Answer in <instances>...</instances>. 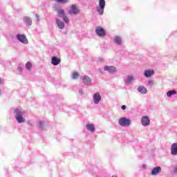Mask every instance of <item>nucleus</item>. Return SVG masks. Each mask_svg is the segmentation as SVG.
Instances as JSON below:
<instances>
[{
    "mask_svg": "<svg viewBox=\"0 0 177 177\" xmlns=\"http://www.w3.org/2000/svg\"><path fill=\"white\" fill-rule=\"evenodd\" d=\"M171 156H177V142H174L171 145Z\"/></svg>",
    "mask_w": 177,
    "mask_h": 177,
    "instance_id": "16",
    "label": "nucleus"
},
{
    "mask_svg": "<svg viewBox=\"0 0 177 177\" xmlns=\"http://www.w3.org/2000/svg\"><path fill=\"white\" fill-rule=\"evenodd\" d=\"M112 177H117V176H112Z\"/></svg>",
    "mask_w": 177,
    "mask_h": 177,
    "instance_id": "38",
    "label": "nucleus"
},
{
    "mask_svg": "<svg viewBox=\"0 0 177 177\" xmlns=\"http://www.w3.org/2000/svg\"><path fill=\"white\" fill-rule=\"evenodd\" d=\"M16 39L21 44H24V45H28V39H27V37H26V35L17 34L16 35Z\"/></svg>",
    "mask_w": 177,
    "mask_h": 177,
    "instance_id": "5",
    "label": "nucleus"
},
{
    "mask_svg": "<svg viewBox=\"0 0 177 177\" xmlns=\"http://www.w3.org/2000/svg\"><path fill=\"white\" fill-rule=\"evenodd\" d=\"M55 1L58 3H63L64 5L66 3H69L71 0H55Z\"/></svg>",
    "mask_w": 177,
    "mask_h": 177,
    "instance_id": "25",
    "label": "nucleus"
},
{
    "mask_svg": "<svg viewBox=\"0 0 177 177\" xmlns=\"http://www.w3.org/2000/svg\"><path fill=\"white\" fill-rule=\"evenodd\" d=\"M56 11L57 12V15L59 17H62L64 21L68 24L70 23V19H68V17H67V15H66V12L63 9H56Z\"/></svg>",
    "mask_w": 177,
    "mask_h": 177,
    "instance_id": "3",
    "label": "nucleus"
},
{
    "mask_svg": "<svg viewBox=\"0 0 177 177\" xmlns=\"http://www.w3.org/2000/svg\"><path fill=\"white\" fill-rule=\"evenodd\" d=\"M173 172L174 174H177V167L174 169Z\"/></svg>",
    "mask_w": 177,
    "mask_h": 177,
    "instance_id": "31",
    "label": "nucleus"
},
{
    "mask_svg": "<svg viewBox=\"0 0 177 177\" xmlns=\"http://www.w3.org/2000/svg\"><path fill=\"white\" fill-rule=\"evenodd\" d=\"M153 85H154V82L153 80H149L147 83V86H150L151 88Z\"/></svg>",
    "mask_w": 177,
    "mask_h": 177,
    "instance_id": "27",
    "label": "nucleus"
},
{
    "mask_svg": "<svg viewBox=\"0 0 177 177\" xmlns=\"http://www.w3.org/2000/svg\"><path fill=\"white\" fill-rule=\"evenodd\" d=\"M95 34L97 35V37H100V38H103L107 35V32H106V30L103 28L102 26H97L95 28Z\"/></svg>",
    "mask_w": 177,
    "mask_h": 177,
    "instance_id": "4",
    "label": "nucleus"
},
{
    "mask_svg": "<svg viewBox=\"0 0 177 177\" xmlns=\"http://www.w3.org/2000/svg\"><path fill=\"white\" fill-rule=\"evenodd\" d=\"M104 71H106V73H109V74H111L112 75H114L118 71L115 66L108 65L104 66Z\"/></svg>",
    "mask_w": 177,
    "mask_h": 177,
    "instance_id": "7",
    "label": "nucleus"
},
{
    "mask_svg": "<svg viewBox=\"0 0 177 177\" xmlns=\"http://www.w3.org/2000/svg\"><path fill=\"white\" fill-rule=\"evenodd\" d=\"M97 63H104V58L103 57H98L97 59Z\"/></svg>",
    "mask_w": 177,
    "mask_h": 177,
    "instance_id": "28",
    "label": "nucleus"
},
{
    "mask_svg": "<svg viewBox=\"0 0 177 177\" xmlns=\"http://www.w3.org/2000/svg\"><path fill=\"white\" fill-rule=\"evenodd\" d=\"M28 125H32V123L30 121L28 122Z\"/></svg>",
    "mask_w": 177,
    "mask_h": 177,
    "instance_id": "35",
    "label": "nucleus"
},
{
    "mask_svg": "<svg viewBox=\"0 0 177 177\" xmlns=\"http://www.w3.org/2000/svg\"><path fill=\"white\" fill-rule=\"evenodd\" d=\"M141 124L142 127H149L150 125V118L147 115H143L141 118Z\"/></svg>",
    "mask_w": 177,
    "mask_h": 177,
    "instance_id": "11",
    "label": "nucleus"
},
{
    "mask_svg": "<svg viewBox=\"0 0 177 177\" xmlns=\"http://www.w3.org/2000/svg\"><path fill=\"white\" fill-rule=\"evenodd\" d=\"M80 8L77 4H73L71 6V9L68 10V15H80Z\"/></svg>",
    "mask_w": 177,
    "mask_h": 177,
    "instance_id": "8",
    "label": "nucleus"
},
{
    "mask_svg": "<svg viewBox=\"0 0 177 177\" xmlns=\"http://www.w3.org/2000/svg\"><path fill=\"white\" fill-rule=\"evenodd\" d=\"M114 42L117 45H122V38L120 36H115L114 37Z\"/></svg>",
    "mask_w": 177,
    "mask_h": 177,
    "instance_id": "21",
    "label": "nucleus"
},
{
    "mask_svg": "<svg viewBox=\"0 0 177 177\" xmlns=\"http://www.w3.org/2000/svg\"><path fill=\"white\" fill-rule=\"evenodd\" d=\"M17 71H19V73L23 72V68L21 67V66H20V65L18 66Z\"/></svg>",
    "mask_w": 177,
    "mask_h": 177,
    "instance_id": "29",
    "label": "nucleus"
},
{
    "mask_svg": "<svg viewBox=\"0 0 177 177\" xmlns=\"http://www.w3.org/2000/svg\"><path fill=\"white\" fill-rule=\"evenodd\" d=\"M137 91L141 93V95H146V93H147V88L143 86H139Z\"/></svg>",
    "mask_w": 177,
    "mask_h": 177,
    "instance_id": "18",
    "label": "nucleus"
},
{
    "mask_svg": "<svg viewBox=\"0 0 177 177\" xmlns=\"http://www.w3.org/2000/svg\"><path fill=\"white\" fill-rule=\"evenodd\" d=\"M102 100V95H100V93L96 92L93 95V101L94 104H99L100 101Z\"/></svg>",
    "mask_w": 177,
    "mask_h": 177,
    "instance_id": "9",
    "label": "nucleus"
},
{
    "mask_svg": "<svg viewBox=\"0 0 177 177\" xmlns=\"http://www.w3.org/2000/svg\"><path fill=\"white\" fill-rule=\"evenodd\" d=\"M136 78L133 75H128L127 78L124 80V82L126 85H131L132 84V81H135Z\"/></svg>",
    "mask_w": 177,
    "mask_h": 177,
    "instance_id": "12",
    "label": "nucleus"
},
{
    "mask_svg": "<svg viewBox=\"0 0 177 177\" xmlns=\"http://www.w3.org/2000/svg\"><path fill=\"white\" fill-rule=\"evenodd\" d=\"M160 172H161V167L158 166L153 168L151 172V175H152V176H156V175H158V174H160Z\"/></svg>",
    "mask_w": 177,
    "mask_h": 177,
    "instance_id": "13",
    "label": "nucleus"
},
{
    "mask_svg": "<svg viewBox=\"0 0 177 177\" xmlns=\"http://www.w3.org/2000/svg\"><path fill=\"white\" fill-rule=\"evenodd\" d=\"M81 80L84 85L89 86L92 84V79L88 75L81 76Z\"/></svg>",
    "mask_w": 177,
    "mask_h": 177,
    "instance_id": "10",
    "label": "nucleus"
},
{
    "mask_svg": "<svg viewBox=\"0 0 177 177\" xmlns=\"http://www.w3.org/2000/svg\"><path fill=\"white\" fill-rule=\"evenodd\" d=\"M152 75H154V70H145L144 72V76L146 78H150V77H152Z\"/></svg>",
    "mask_w": 177,
    "mask_h": 177,
    "instance_id": "15",
    "label": "nucleus"
},
{
    "mask_svg": "<svg viewBox=\"0 0 177 177\" xmlns=\"http://www.w3.org/2000/svg\"><path fill=\"white\" fill-rule=\"evenodd\" d=\"M118 124L120 127H129L131 125V120L125 117L120 118L118 120Z\"/></svg>",
    "mask_w": 177,
    "mask_h": 177,
    "instance_id": "6",
    "label": "nucleus"
},
{
    "mask_svg": "<svg viewBox=\"0 0 177 177\" xmlns=\"http://www.w3.org/2000/svg\"><path fill=\"white\" fill-rule=\"evenodd\" d=\"M86 128L89 132H95V124H86Z\"/></svg>",
    "mask_w": 177,
    "mask_h": 177,
    "instance_id": "20",
    "label": "nucleus"
},
{
    "mask_svg": "<svg viewBox=\"0 0 177 177\" xmlns=\"http://www.w3.org/2000/svg\"><path fill=\"white\" fill-rule=\"evenodd\" d=\"M80 95H84V91L82 90H79Z\"/></svg>",
    "mask_w": 177,
    "mask_h": 177,
    "instance_id": "32",
    "label": "nucleus"
},
{
    "mask_svg": "<svg viewBox=\"0 0 177 177\" xmlns=\"http://www.w3.org/2000/svg\"><path fill=\"white\" fill-rule=\"evenodd\" d=\"M2 84H3V80H2L0 78V85H2Z\"/></svg>",
    "mask_w": 177,
    "mask_h": 177,
    "instance_id": "34",
    "label": "nucleus"
},
{
    "mask_svg": "<svg viewBox=\"0 0 177 177\" xmlns=\"http://www.w3.org/2000/svg\"><path fill=\"white\" fill-rule=\"evenodd\" d=\"M45 121L44 120H39L38 122V127L41 129H45Z\"/></svg>",
    "mask_w": 177,
    "mask_h": 177,
    "instance_id": "24",
    "label": "nucleus"
},
{
    "mask_svg": "<svg viewBox=\"0 0 177 177\" xmlns=\"http://www.w3.org/2000/svg\"><path fill=\"white\" fill-rule=\"evenodd\" d=\"M3 92H2V89L0 88V96H1Z\"/></svg>",
    "mask_w": 177,
    "mask_h": 177,
    "instance_id": "36",
    "label": "nucleus"
},
{
    "mask_svg": "<svg viewBox=\"0 0 177 177\" xmlns=\"http://www.w3.org/2000/svg\"><path fill=\"white\" fill-rule=\"evenodd\" d=\"M27 71H31L32 68V64L30 62H27L25 64Z\"/></svg>",
    "mask_w": 177,
    "mask_h": 177,
    "instance_id": "22",
    "label": "nucleus"
},
{
    "mask_svg": "<svg viewBox=\"0 0 177 177\" xmlns=\"http://www.w3.org/2000/svg\"><path fill=\"white\" fill-rule=\"evenodd\" d=\"M104 8H106V1L99 0L98 6L96 7V10L100 16H103L104 13Z\"/></svg>",
    "mask_w": 177,
    "mask_h": 177,
    "instance_id": "2",
    "label": "nucleus"
},
{
    "mask_svg": "<svg viewBox=\"0 0 177 177\" xmlns=\"http://www.w3.org/2000/svg\"><path fill=\"white\" fill-rule=\"evenodd\" d=\"M142 169H146V165H142Z\"/></svg>",
    "mask_w": 177,
    "mask_h": 177,
    "instance_id": "33",
    "label": "nucleus"
},
{
    "mask_svg": "<svg viewBox=\"0 0 177 177\" xmlns=\"http://www.w3.org/2000/svg\"><path fill=\"white\" fill-rule=\"evenodd\" d=\"M24 21L29 27L32 25V19L30 17H24Z\"/></svg>",
    "mask_w": 177,
    "mask_h": 177,
    "instance_id": "19",
    "label": "nucleus"
},
{
    "mask_svg": "<svg viewBox=\"0 0 177 177\" xmlns=\"http://www.w3.org/2000/svg\"><path fill=\"white\" fill-rule=\"evenodd\" d=\"M121 109H122V110H127V106L122 105V106H121Z\"/></svg>",
    "mask_w": 177,
    "mask_h": 177,
    "instance_id": "30",
    "label": "nucleus"
},
{
    "mask_svg": "<svg viewBox=\"0 0 177 177\" xmlns=\"http://www.w3.org/2000/svg\"><path fill=\"white\" fill-rule=\"evenodd\" d=\"M55 23L59 30H63V28H64V22L60 19L55 18Z\"/></svg>",
    "mask_w": 177,
    "mask_h": 177,
    "instance_id": "14",
    "label": "nucleus"
},
{
    "mask_svg": "<svg viewBox=\"0 0 177 177\" xmlns=\"http://www.w3.org/2000/svg\"><path fill=\"white\" fill-rule=\"evenodd\" d=\"M36 17H37V19H38L39 17V16L38 15H36Z\"/></svg>",
    "mask_w": 177,
    "mask_h": 177,
    "instance_id": "37",
    "label": "nucleus"
},
{
    "mask_svg": "<svg viewBox=\"0 0 177 177\" xmlns=\"http://www.w3.org/2000/svg\"><path fill=\"white\" fill-rule=\"evenodd\" d=\"M174 95H176V91L175 90H171L167 92V97H172Z\"/></svg>",
    "mask_w": 177,
    "mask_h": 177,
    "instance_id": "23",
    "label": "nucleus"
},
{
    "mask_svg": "<svg viewBox=\"0 0 177 177\" xmlns=\"http://www.w3.org/2000/svg\"><path fill=\"white\" fill-rule=\"evenodd\" d=\"M78 77H80V74L77 72H75L72 75L73 80H77V78H78Z\"/></svg>",
    "mask_w": 177,
    "mask_h": 177,
    "instance_id": "26",
    "label": "nucleus"
},
{
    "mask_svg": "<svg viewBox=\"0 0 177 177\" xmlns=\"http://www.w3.org/2000/svg\"><path fill=\"white\" fill-rule=\"evenodd\" d=\"M60 59L57 57H53L51 59V64H53V66H59V64H60Z\"/></svg>",
    "mask_w": 177,
    "mask_h": 177,
    "instance_id": "17",
    "label": "nucleus"
},
{
    "mask_svg": "<svg viewBox=\"0 0 177 177\" xmlns=\"http://www.w3.org/2000/svg\"><path fill=\"white\" fill-rule=\"evenodd\" d=\"M15 118L18 124H24L26 122V118L24 114L26 111L20 109H15L14 110Z\"/></svg>",
    "mask_w": 177,
    "mask_h": 177,
    "instance_id": "1",
    "label": "nucleus"
}]
</instances>
